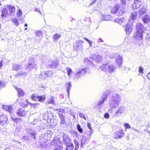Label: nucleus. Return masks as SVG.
<instances>
[{
  "instance_id": "obj_1",
  "label": "nucleus",
  "mask_w": 150,
  "mask_h": 150,
  "mask_svg": "<svg viewBox=\"0 0 150 150\" xmlns=\"http://www.w3.org/2000/svg\"><path fill=\"white\" fill-rule=\"evenodd\" d=\"M137 12L134 11L132 12L129 17L128 21L129 22L125 26V31L127 35H129L131 33L132 31V23L134 22L135 20L137 17Z\"/></svg>"
},
{
  "instance_id": "obj_2",
  "label": "nucleus",
  "mask_w": 150,
  "mask_h": 150,
  "mask_svg": "<svg viewBox=\"0 0 150 150\" xmlns=\"http://www.w3.org/2000/svg\"><path fill=\"white\" fill-rule=\"evenodd\" d=\"M121 101V98L119 94H113L109 100V105L111 108H116L118 106Z\"/></svg>"
},
{
  "instance_id": "obj_3",
  "label": "nucleus",
  "mask_w": 150,
  "mask_h": 150,
  "mask_svg": "<svg viewBox=\"0 0 150 150\" xmlns=\"http://www.w3.org/2000/svg\"><path fill=\"white\" fill-rule=\"evenodd\" d=\"M116 68L113 65H110L109 64H103L100 67V69L103 71H107L111 73L115 71Z\"/></svg>"
},
{
  "instance_id": "obj_4",
  "label": "nucleus",
  "mask_w": 150,
  "mask_h": 150,
  "mask_svg": "<svg viewBox=\"0 0 150 150\" xmlns=\"http://www.w3.org/2000/svg\"><path fill=\"white\" fill-rule=\"evenodd\" d=\"M92 134V132L89 131L87 134V138L83 135H81V147H83V145L86 143H88L91 137Z\"/></svg>"
},
{
  "instance_id": "obj_5",
  "label": "nucleus",
  "mask_w": 150,
  "mask_h": 150,
  "mask_svg": "<svg viewBox=\"0 0 150 150\" xmlns=\"http://www.w3.org/2000/svg\"><path fill=\"white\" fill-rule=\"evenodd\" d=\"M90 72L89 69L88 68L85 69L79 68L78 69L76 72L75 76L76 78L78 79L83 74H85L87 73Z\"/></svg>"
},
{
  "instance_id": "obj_6",
  "label": "nucleus",
  "mask_w": 150,
  "mask_h": 150,
  "mask_svg": "<svg viewBox=\"0 0 150 150\" xmlns=\"http://www.w3.org/2000/svg\"><path fill=\"white\" fill-rule=\"evenodd\" d=\"M146 35V33L144 31H137L134 34L133 37L137 40H142L143 39V36Z\"/></svg>"
},
{
  "instance_id": "obj_7",
  "label": "nucleus",
  "mask_w": 150,
  "mask_h": 150,
  "mask_svg": "<svg viewBox=\"0 0 150 150\" xmlns=\"http://www.w3.org/2000/svg\"><path fill=\"white\" fill-rule=\"evenodd\" d=\"M36 64L35 62V59L32 58H30L29 60L28 64L26 66L27 68L30 70H32L33 69L36 68Z\"/></svg>"
},
{
  "instance_id": "obj_8",
  "label": "nucleus",
  "mask_w": 150,
  "mask_h": 150,
  "mask_svg": "<svg viewBox=\"0 0 150 150\" xmlns=\"http://www.w3.org/2000/svg\"><path fill=\"white\" fill-rule=\"evenodd\" d=\"M90 57L95 62L98 63L101 62L103 59L102 56L98 54L92 55Z\"/></svg>"
},
{
  "instance_id": "obj_9",
  "label": "nucleus",
  "mask_w": 150,
  "mask_h": 150,
  "mask_svg": "<svg viewBox=\"0 0 150 150\" xmlns=\"http://www.w3.org/2000/svg\"><path fill=\"white\" fill-rule=\"evenodd\" d=\"M53 115V113L50 112L44 114L43 116V119L47 120V122H50L52 119Z\"/></svg>"
},
{
  "instance_id": "obj_10",
  "label": "nucleus",
  "mask_w": 150,
  "mask_h": 150,
  "mask_svg": "<svg viewBox=\"0 0 150 150\" xmlns=\"http://www.w3.org/2000/svg\"><path fill=\"white\" fill-rule=\"evenodd\" d=\"M125 135L123 130L116 132L114 135V137L116 139H119L123 137Z\"/></svg>"
},
{
  "instance_id": "obj_11",
  "label": "nucleus",
  "mask_w": 150,
  "mask_h": 150,
  "mask_svg": "<svg viewBox=\"0 0 150 150\" xmlns=\"http://www.w3.org/2000/svg\"><path fill=\"white\" fill-rule=\"evenodd\" d=\"M107 96V93L105 92H103V95L101 97V99L97 103V105L100 106L103 103L104 101L106 100Z\"/></svg>"
},
{
  "instance_id": "obj_12",
  "label": "nucleus",
  "mask_w": 150,
  "mask_h": 150,
  "mask_svg": "<svg viewBox=\"0 0 150 150\" xmlns=\"http://www.w3.org/2000/svg\"><path fill=\"white\" fill-rule=\"evenodd\" d=\"M6 6L7 8L8 9L9 14L11 16L14 15L16 10L15 6H14L10 5H7Z\"/></svg>"
},
{
  "instance_id": "obj_13",
  "label": "nucleus",
  "mask_w": 150,
  "mask_h": 150,
  "mask_svg": "<svg viewBox=\"0 0 150 150\" xmlns=\"http://www.w3.org/2000/svg\"><path fill=\"white\" fill-rule=\"evenodd\" d=\"M142 4L141 0H134V3L132 5L133 8L136 9L139 8Z\"/></svg>"
},
{
  "instance_id": "obj_14",
  "label": "nucleus",
  "mask_w": 150,
  "mask_h": 150,
  "mask_svg": "<svg viewBox=\"0 0 150 150\" xmlns=\"http://www.w3.org/2000/svg\"><path fill=\"white\" fill-rule=\"evenodd\" d=\"M59 62L57 60L52 61L49 63L50 67L53 69H56L59 65Z\"/></svg>"
},
{
  "instance_id": "obj_15",
  "label": "nucleus",
  "mask_w": 150,
  "mask_h": 150,
  "mask_svg": "<svg viewBox=\"0 0 150 150\" xmlns=\"http://www.w3.org/2000/svg\"><path fill=\"white\" fill-rule=\"evenodd\" d=\"M61 142L60 141L59 138L54 137V140L51 142V144H54V146H55V147H56V148L57 149L59 147V143L61 144Z\"/></svg>"
},
{
  "instance_id": "obj_16",
  "label": "nucleus",
  "mask_w": 150,
  "mask_h": 150,
  "mask_svg": "<svg viewBox=\"0 0 150 150\" xmlns=\"http://www.w3.org/2000/svg\"><path fill=\"white\" fill-rule=\"evenodd\" d=\"M2 14L1 16L3 17H6L8 15L7 8L6 6H4L2 7Z\"/></svg>"
},
{
  "instance_id": "obj_17",
  "label": "nucleus",
  "mask_w": 150,
  "mask_h": 150,
  "mask_svg": "<svg viewBox=\"0 0 150 150\" xmlns=\"http://www.w3.org/2000/svg\"><path fill=\"white\" fill-rule=\"evenodd\" d=\"M3 108L5 110L9 112L11 115L13 113V108L11 105H3Z\"/></svg>"
},
{
  "instance_id": "obj_18",
  "label": "nucleus",
  "mask_w": 150,
  "mask_h": 150,
  "mask_svg": "<svg viewBox=\"0 0 150 150\" xmlns=\"http://www.w3.org/2000/svg\"><path fill=\"white\" fill-rule=\"evenodd\" d=\"M123 62L122 56L118 55L116 58V63L117 66L120 67Z\"/></svg>"
},
{
  "instance_id": "obj_19",
  "label": "nucleus",
  "mask_w": 150,
  "mask_h": 150,
  "mask_svg": "<svg viewBox=\"0 0 150 150\" xmlns=\"http://www.w3.org/2000/svg\"><path fill=\"white\" fill-rule=\"evenodd\" d=\"M50 72V71H45L42 72L40 76V78L42 79H47L50 76L49 75Z\"/></svg>"
},
{
  "instance_id": "obj_20",
  "label": "nucleus",
  "mask_w": 150,
  "mask_h": 150,
  "mask_svg": "<svg viewBox=\"0 0 150 150\" xmlns=\"http://www.w3.org/2000/svg\"><path fill=\"white\" fill-rule=\"evenodd\" d=\"M125 108L123 107L120 106L116 112L115 114L118 116H120L122 114H123L125 111Z\"/></svg>"
},
{
  "instance_id": "obj_21",
  "label": "nucleus",
  "mask_w": 150,
  "mask_h": 150,
  "mask_svg": "<svg viewBox=\"0 0 150 150\" xmlns=\"http://www.w3.org/2000/svg\"><path fill=\"white\" fill-rule=\"evenodd\" d=\"M16 113L19 116L24 117L27 115V112L23 109H20L16 112Z\"/></svg>"
},
{
  "instance_id": "obj_22",
  "label": "nucleus",
  "mask_w": 150,
  "mask_h": 150,
  "mask_svg": "<svg viewBox=\"0 0 150 150\" xmlns=\"http://www.w3.org/2000/svg\"><path fill=\"white\" fill-rule=\"evenodd\" d=\"M142 21L144 23H148L150 21V16L148 14L145 15L143 17Z\"/></svg>"
},
{
  "instance_id": "obj_23",
  "label": "nucleus",
  "mask_w": 150,
  "mask_h": 150,
  "mask_svg": "<svg viewBox=\"0 0 150 150\" xmlns=\"http://www.w3.org/2000/svg\"><path fill=\"white\" fill-rule=\"evenodd\" d=\"M136 29L137 31H144V27L143 25L141 23H137L136 25Z\"/></svg>"
},
{
  "instance_id": "obj_24",
  "label": "nucleus",
  "mask_w": 150,
  "mask_h": 150,
  "mask_svg": "<svg viewBox=\"0 0 150 150\" xmlns=\"http://www.w3.org/2000/svg\"><path fill=\"white\" fill-rule=\"evenodd\" d=\"M22 68V66L21 65L18 64H14L13 66L12 69L14 71H17L21 69Z\"/></svg>"
},
{
  "instance_id": "obj_25",
  "label": "nucleus",
  "mask_w": 150,
  "mask_h": 150,
  "mask_svg": "<svg viewBox=\"0 0 150 150\" xmlns=\"http://www.w3.org/2000/svg\"><path fill=\"white\" fill-rule=\"evenodd\" d=\"M0 120L1 123H6L8 121V118L6 115H4L0 117Z\"/></svg>"
},
{
  "instance_id": "obj_26",
  "label": "nucleus",
  "mask_w": 150,
  "mask_h": 150,
  "mask_svg": "<svg viewBox=\"0 0 150 150\" xmlns=\"http://www.w3.org/2000/svg\"><path fill=\"white\" fill-rule=\"evenodd\" d=\"M83 42L81 40H79L76 41V43L74 44V46L76 47L77 49H80L82 47V44Z\"/></svg>"
},
{
  "instance_id": "obj_27",
  "label": "nucleus",
  "mask_w": 150,
  "mask_h": 150,
  "mask_svg": "<svg viewBox=\"0 0 150 150\" xmlns=\"http://www.w3.org/2000/svg\"><path fill=\"white\" fill-rule=\"evenodd\" d=\"M146 44L148 45H150V33H147L145 38Z\"/></svg>"
},
{
  "instance_id": "obj_28",
  "label": "nucleus",
  "mask_w": 150,
  "mask_h": 150,
  "mask_svg": "<svg viewBox=\"0 0 150 150\" xmlns=\"http://www.w3.org/2000/svg\"><path fill=\"white\" fill-rule=\"evenodd\" d=\"M47 103L48 104H54V97L53 96H50L48 97Z\"/></svg>"
},
{
  "instance_id": "obj_29",
  "label": "nucleus",
  "mask_w": 150,
  "mask_h": 150,
  "mask_svg": "<svg viewBox=\"0 0 150 150\" xmlns=\"http://www.w3.org/2000/svg\"><path fill=\"white\" fill-rule=\"evenodd\" d=\"M119 5H115L113 7L111 8V12L113 14H115L118 10Z\"/></svg>"
},
{
  "instance_id": "obj_30",
  "label": "nucleus",
  "mask_w": 150,
  "mask_h": 150,
  "mask_svg": "<svg viewBox=\"0 0 150 150\" xmlns=\"http://www.w3.org/2000/svg\"><path fill=\"white\" fill-rule=\"evenodd\" d=\"M147 12V9L144 8L142 7L140 8L139 10V15L142 16Z\"/></svg>"
},
{
  "instance_id": "obj_31",
  "label": "nucleus",
  "mask_w": 150,
  "mask_h": 150,
  "mask_svg": "<svg viewBox=\"0 0 150 150\" xmlns=\"http://www.w3.org/2000/svg\"><path fill=\"white\" fill-rule=\"evenodd\" d=\"M59 117L61 120V124H65V121L64 119V116L62 113H58Z\"/></svg>"
},
{
  "instance_id": "obj_32",
  "label": "nucleus",
  "mask_w": 150,
  "mask_h": 150,
  "mask_svg": "<svg viewBox=\"0 0 150 150\" xmlns=\"http://www.w3.org/2000/svg\"><path fill=\"white\" fill-rule=\"evenodd\" d=\"M125 21V20L124 18H117L115 19L114 20L115 22H116L120 24L124 22Z\"/></svg>"
},
{
  "instance_id": "obj_33",
  "label": "nucleus",
  "mask_w": 150,
  "mask_h": 150,
  "mask_svg": "<svg viewBox=\"0 0 150 150\" xmlns=\"http://www.w3.org/2000/svg\"><path fill=\"white\" fill-rule=\"evenodd\" d=\"M71 85L70 82H67L66 84V87L67 88V93L68 96H69V93L70 92V88L71 87Z\"/></svg>"
},
{
  "instance_id": "obj_34",
  "label": "nucleus",
  "mask_w": 150,
  "mask_h": 150,
  "mask_svg": "<svg viewBox=\"0 0 150 150\" xmlns=\"http://www.w3.org/2000/svg\"><path fill=\"white\" fill-rule=\"evenodd\" d=\"M16 88L17 90V92L18 93V96L21 97L24 95V92L22 89L20 88Z\"/></svg>"
},
{
  "instance_id": "obj_35",
  "label": "nucleus",
  "mask_w": 150,
  "mask_h": 150,
  "mask_svg": "<svg viewBox=\"0 0 150 150\" xmlns=\"http://www.w3.org/2000/svg\"><path fill=\"white\" fill-rule=\"evenodd\" d=\"M66 69L67 71L68 76L69 77L70 76V74L73 73L72 70L69 67H67Z\"/></svg>"
},
{
  "instance_id": "obj_36",
  "label": "nucleus",
  "mask_w": 150,
  "mask_h": 150,
  "mask_svg": "<svg viewBox=\"0 0 150 150\" xmlns=\"http://www.w3.org/2000/svg\"><path fill=\"white\" fill-rule=\"evenodd\" d=\"M67 146V147L66 148V150H73L74 146L72 143H70Z\"/></svg>"
},
{
  "instance_id": "obj_37",
  "label": "nucleus",
  "mask_w": 150,
  "mask_h": 150,
  "mask_svg": "<svg viewBox=\"0 0 150 150\" xmlns=\"http://www.w3.org/2000/svg\"><path fill=\"white\" fill-rule=\"evenodd\" d=\"M46 96L45 95L42 96H38V101L42 102L44 101L45 99Z\"/></svg>"
},
{
  "instance_id": "obj_38",
  "label": "nucleus",
  "mask_w": 150,
  "mask_h": 150,
  "mask_svg": "<svg viewBox=\"0 0 150 150\" xmlns=\"http://www.w3.org/2000/svg\"><path fill=\"white\" fill-rule=\"evenodd\" d=\"M61 36V35L59 34H55L53 36V38L54 40V41L57 39H58L59 38H60Z\"/></svg>"
},
{
  "instance_id": "obj_39",
  "label": "nucleus",
  "mask_w": 150,
  "mask_h": 150,
  "mask_svg": "<svg viewBox=\"0 0 150 150\" xmlns=\"http://www.w3.org/2000/svg\"><path fill=\"white\" fill-rule=\"evenodd\" d=\"M12 115H10L11 118L16 123H19V122L21 121L22 120L20 118H13V117L12 116Z\"/></svg>"
},
{
  "instance_id": "obj_40",
  "label": "nucleus",
  "mask_w": 150,
  "mask_h": 150,
  "mask_svg": "<svg viewBox=\"0 0 150 150\" xmlns=\"http://www.w3.org/2000/svg\"><path fill=\"white\" fill-rule=\"evenodd\" d=\"M31 98L34 100H37L38 99V96H37L35 94H33L31 96Z\"/></svg>"
},
{
  "instance_id": "obj_41",
  "label": "nucleus",
  "mask_w": 150,
  "mask_h": 150,
  "mask_svg": "<svg viewBox=\"0 0 150 150\" xmlns=\"http://www.w3.org/2000/svg\"><path fill=\"white\" fill-rule=\"evenodd\" d=\"M74 142L75 145V147L74 150H76L78 149L79 148V142L76 139L74 140Z\"/></svg>"
},
{
  "instance_id": "obj_42",
  "label": "nucleus",
  "mask_w": 150,
  "mask_h": 150,
  "mask_svg": "<svg viewBox=\"0 0 150 150\" xmlns=\"http://www.w3.org/2000/svg\"><path fill=\"white\" fill-rule=\"evenodd\" d=\"M12 21L15 24L16 26L18 25L19 23L16 18H13L11 19Z\"/></svg>"
},
{
  "instance_id": "obj_43",
  "label": "nucleus",
  "mask_w": 150,
  "mask_h": 150,
  "mask_svg": "<svg viewBox=\"0 0 150 150\" xmlns=\"http://www.w3.org/2000/svg\"><path fill=\"white\" fill-rule=\"evenodd\" d=\"M104 18L103 20L105 21H108L111 19V16L109 15H105L104 16Z\"/></svg>"
},
{
  "instance_id": "obj_44",
  "label": "nucleus",
  "mask_w": 150,
  "mask_h": 150,
  "mask_svg": "<svg viewBox=\"0 0 150 150\" xmlns=\"http://www.w3.org/2000/svg\"><path fill=\"white\" fill-rule=\"evenodd\" d=\"M77 129L78 131L80 133H82L83 132V129L81 127L80 125L79 124H78L77 126Z\"/></svg>"
},
{
  "instance_id": "obj_45",
  "label": "nucleus",
  "mask_w": 150,
  "mask_h": 150,
  "mask_svg": "<svg viewBox=\"0 0 150 150\" xmlns=\"http://www.w3.org/2000/svg\"><path fill=\"white\" fill-rule=\"evenodd\" d=\"M26 73L25 72H20L18 74H17L16 75V77H18L21 76L22 75H26Z\"/></svg>"
},
{
  "instance_id": "obj_46",
  "label": "nucleus",
  "mask_w": 150,
  "mask_h": 150,
  "mask_svg": "<svg viewBox=\"0 0 150 150\" xmlns=\"http://www.w3.org/2000/svg\"><path fill=\"white\" fill-rule=\"evenodd\" d=\"M32 132L30 134L31 135V136L32 137V138L34 139H36V134L35 133V132L34 131H32Z\"/></svg>"
},
{
  "instance_id": "obj_47",
  "label": "nucleus",
  "mask_w": 150,
  "mask_h": 150,
  "mask_svg": "<svg viewBox=\"0 0 150 150\" xmlns=\"http://www.w3.org/2000/svg\"><path fill=\"white\" fill-rule=\"evenodd\" d=\"M72 134L73 135V136L79 138V135L78 132L76 131H74L72 132Z\"/></svg>"
},
{
  "instance_id": "obj_48",
  "label": "nucleus",
  "mask_w": 150,
  "mask_h": 150,
  "mask_svg": "<svg viewBox=\"0 0 150 150\" xmlns=\"http://www.w3.org/2000/svg\"><path fill=\"white\" fill-rule=\"evenodd\" d=\"M17 17L19 18L22 15V12L21 10H19L17 13Z\"/></svg>"
},
{
  "instance_id": "obj_49",
  "label": "nucleus",
  "mask_w": 150,
  "mask_h": 150,
  "mask_svg": "<svg viewBox=\"0 0 150 150\" xmlns=\"http://www.w3.org/2000/svg\"><path fill=\"white\" fill-rule=\"evenodd\" d=\"M36 36L38 37H40L42 36V33L41 31H38L36 32Z\"/></svg>"
},
{
  "instance_id": "obj_50",
  "label": "nucleus",
  "mask_w": 150,
  "mask_h": 150,
  "mask_svg": "<svg viewBox=\"0 0 150 150\" xmlns=\"http://www.w3.org/2000/svg\"><path fill=\"white\" fill-rule=\"evenodd\" d=\"M84 39L87 42H88L89 44V46L90 47H92V42L90 41V40H89L87 38H84Z\"/></svg>"
},
{
  "instance_id": "obj_51",
  "label": "nucleus",
  "mask_w": 150,
  "mask_h": 150,
  "mask_svg": "<svg viewBox=\"0 0 150 150\" xmlns=\"http://www.w3.org/2000/svg\"><path fill=\"white\" fill-rule=\"evenodd\" d=\"M124 126L125 128V130H126L127 129H130L131 128V127L128 124H125L124 125Z\"/></svg>"
},
{
  "instance_id": "obj_52",
  "label": "nucleus",
  "mask_w": 150,
  "mask_h": 150,
  "mask_svg": "<svg viewBox=\"0 0 150 150\" xmlns=\"http://www.w3.org/2000/svg\"><path fill=\"white\" fill-rule=\"evenodd\" d=\"M6 85V83L4 82L0 81V87H2L5 86Z\"/></svg>"
},
{
  "instance_id": "obj_53",
  "label": "nucleus",
  "mask_w": 150,
  "mask_h": 150,
  "mask_svg": "<svg viewBox=\"0 0 150 150\" xmlns=\"http://www.w3.org/2000/svg\"><path fill=\"white\" fill-rule=\"evenodd\" d=\"M48 132H47V133H45V134H42V136H40V139H42V138H43V137L44 136H47V135L48 134V135H50V133H49L48 134Z\"/></svg>"
},
{
  "instance_id": "obj_54",
  "label": "nucleus",
  "mask_w": 150,
  "mask_h": 150,
  "mask_svg": "<svg viewBox=\"0 0 150 150\" xmlns=\"http://www.w3.org/2000/svg\"><path fill=\"white\" fill-rule=\"evenodd\" d=\"M79 117L81 118H84L86 120V118L84 114L82 113H79Z\"/></svg>"
},
{
  "instance_id": "obj_55",
  "label": "nucleus",
  "mask_w": 150,
  "mask_h": 150,
  "mask_svg": "<svg viewBox=\"0 0 150 150\" xmlns=\"http://www.w3.org/2000/svg\"><path fill=\"white\" fill-rule=\"evenodd\" d=\"M109 114L108 113H105L104 115V117L105 118L108 119L109 118Z\"/></svg>"
},
{
  "instance_id": "obj_56",
  "label": "nucleus",
  "mask_w": 150,
  "mask_h": 150,
  "mask_svg": "<svg viewBox=\"0 0 150 150\" xmlns=\"http://www.w3.org/2000/svg\"><path fill=\"white\" fill-rule=\"evenodd\" d=\"M33 131V130H32L30 129H26V131L29 134H30L31 133V132H32V131Z\"/></svg>"
},
{
  "instance_id": "obj_57",
  "label": "nucleus",
  "mask_w": 150,
  "mask_h": 150,
  "mask_svg": "<svg viewBox=\"0 0 150 150\" xmlns=\"http://www.w3.org/2000/svg\"><path fill=\"white\" fill-rule=\"evenodd\" d=\"M139 72L141 74L143 73V69L141 67H140L139 69Z\"/></svg>"
},
{
  "instance_id": "obj_58",
  "label": "nucleus",
  "mask_w": 150,
  "mask_h": 150,
  "mask_svg": "<svg viewBox=\"0 0 150 150\" xmlns=\"http://www.w3.org/2000/svg\"><path fill=\"white\" fill-rule=\"evenodd\" d=\"M87 127L90 129V131H91L92 132L93 130L91 128V125L89 123H87Z\"/></svg>"
},
{
  "instance_id": "obj_59",
  "label": "nucleus",
  "mask_w": 150,
  "mask_h": 150,
  "mask_svg": "<svg viewBox=\"0 0 150 150\" xmlns=\"http://www.w3.org/2000/svg\"><path fill=\"white\" fill-rule=\"evenodd\" d=\"M124 13V12H123V11L122 10H121L120 11H119L118 15H119V16H121Z\"/></svg>"
},
{
  "instance_id": "obj_60",
  "label": "nucleus",
  "mask_w": 150,
  "mask_h": 150,
  "mask_svg": "<svg viewBox=\"0 0 150 150\" xmlns=\"http://www.w3.org/2000/svg\"><path fill=\"white\" fill-rule=\"evenodd\" d=\"M57 110L61 112H64V110L63 109H57Z\"/></svg>"
},
{
  "instance_id": "obj_61",
  "label": "nucleus",
  "mask_w": 150,
  "mask_h": 150,
  "mask_svg": "<svg viewBox=\"0 0 150 150\" xmlns=\"http://www.w3.org/2000/svg\"><path fill=\"white\" fill-rule=\"evenodd\" d=\"M63 148L62 147H59H59L57 148V149L56 148V147H55V149H56L57 150H63Z\"/></svg>"
},
{
  "instance_id": "obj_62",
  "label": "nucleus",
  "mask_w": 150,
  "mask_h": 150,
  "mask_svg": "<svg viewBox=\"0 0 150 150\" xmlns=\"http://www.w3.org/2000/svg\"><path fill=\"white\" fill-rule=\"evenodd\" d=\"M132 129L133 131H135L136 132H137L140 133V132H139V130L138 129H136L133 127L132 128Z\"/></svg>"
},
{
  "instance_id": "obj_63",
  "label": "nucleus",
  "mask_w": 150,
  "mask_h": 150,
  "mask_svg": "<svg viewBox=\"0 0 150 150\" xmlns=\"http://www.w3.org/2000/svg\"><path fill=\"white\" fill-rule=\"evenodd\" d=\"M27 136H26V135L23 136V137L22 138V140H23V141L27 139Z\"/></svg>"
},
{
  "instance_id": "obj_64",
  "label": "nucleus",
  "mask_w": 150,
  "mask_h": 150,
  "mask_svg": "<svg viewBox=\"0 0 150 150\" xmlns=\"http://www.w3.org/2000/svg\"><path fill=\"white\" fill-rule=\"evenodd\" d=\"M19 131V128L18 127H17L16 128L15 131V133L18 132V131Z\"/></svg>"
}]
</instances>
